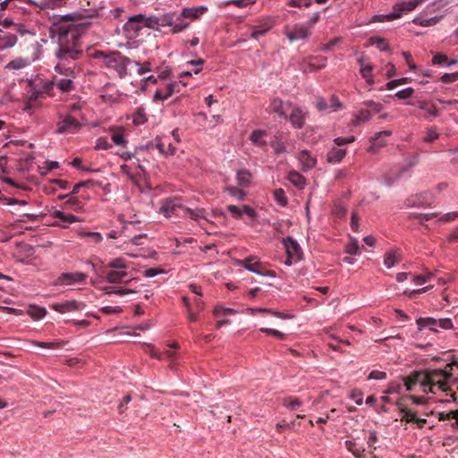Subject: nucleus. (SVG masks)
I'll return each mask as SVG.
<instances>
[{"label":"nucleus","mask_w":458,"mask_h":458,"mask_svg":"<svg viewBox=\"0 0 458 458\" xmlns=\"http://www.w3.org/2000/svg\"><path fill=\"white\" fill-rule=\"evenodd\" d=\"M288 180L297 188L302 189L306 184V179L300 173L291 171L288 174Z\"/></svg>","instance_id":"c85d7f7f"},{"label":"nucleus","mask_w":458,"mask_h":458,"mask_svg":"<svg viewBox=\"0 0 458 458\" xmlns=\"http://www.w3.org/2000/svg\"><path fill=\"white\" fill-rule=\"evenodd\" d=\"M358 62L360 65V72L361 73V76L366 80V82L369 85H373L375 83V81H374L373 74H372V71H373L372 65L365 64L363 63L362 56L358 59Z\"/></svg>","instance_id":"412c9836"},{"label":"nucleus","mask_w":458,"mask_h":458,"mask_svg":"<svg viewBox=\"0 0 458 458\" xmlns=\"http://www.w3.org/2000/svg\"><path fill=\"white\" fill-rule=\"evenodd\" d=\"M127 272L125 271H116V270H109L106 273V281L111 284H119L123 282H128L125 280L127 276Z\"/></svg>","instance_id":"b1692460"},{"label":"nucleus","mask_w":458,"mask_h":458,"mask_svg":"<svg viewBox=\"0 0 458 458\" xmlns=\"http://www.w3.org/2000/svg\"><path fill=\"white\" fill-rule=\"evenodd\" d=\"M398 262H399V259H398L395 251L390 250L386 253L385 259H384V264L388 268H391Z\"/></svg>","instance_id":"58836bf2"},{"label":"nucleus","mask_w":458,"mask_h":458,"mask_svg":"<svg viewBox=\"0 0 458 458\" xmlns=\"http://www.w3.org/2000/svg\"><path fill=\"white\" fill-rule=\"evenodd\" d=\"M92 181L91 180H88V181H82V182H80L78 183H76L74 186H73V189L72 191L69 193V194H65V195H61L59 196L58 198L60 199H65L66 197L70 196V195H75L77 194L79 191H80V189H81V187H86L89 184H92Z\"/></svg>","instance_id":"a19ab883"},{"label":"nucleus","mask_w":458,"mask_h":458,"mask_svg":"<svg viewBox=\"0 0 458 458\" xmlns=\"http://www.w3.org/2000/svg\"><path fill=\"white\" fill-rule=\"evenodd\" d=\"M306 114L300 107H294L292 111L289 120L295 128H301L305 123Z\"/></svg>","instance_id":"aec40b11"},{"label":"nucleus","mask_w":458,"mask_h":458,"mask_svg":"<svg viewBox=\"0 0 458 458\" xmlns=\"http://www.w3.org/2000/svg\"><path fill=\"white\" fill-rule=\"evenodd\" d=\"M371 44H375L380 50L385 51L388 48L387 42L382 38L377 37L370 38Z\"/></svg>","instance_id":"13d9d810"},{"label":"nucleus","mask_w":458,"mask_h":458,"mask_svg":"<svg viewBox=\"0 0 458 458\" xmlns=\"http://www.w3.org/2000/svg\"><path fill=\"white\" fill-rule=\"evenodd\" d=\"M346 155V149L332 148L327 155V160L328 163H339Z\"/></svg>","instance_id":"a878e982"},{"label":"nucleus","mask_w":458,"mask_h":458,"mask_svg":"<svg viewBox=\"0 0 458 458\" xmlns=\"http://www.w3.org/2000/svg\"><path fill=\"white\" fill-rule=\"evenodd\" d=\"M413 93H414V89L412 88H407V89H404L403 90L396 92L394 96L398 99H406V98H411L413 95Z\"/></svg>","instance_id":"680f3d73"},{"label":"nucleus","mask_w":458,"mask_h":458,"mask_svg":"<svg viewBox=\"0 0 458 458\" xmlns=\"http://www.w3.org/2000/svg\"><path fill=\"white\" fill-rule=\"evenodd\" d=\"M89 25L85 18L72 13L55 19L51 26V33L58 38V47L55 52L57 59L55 71L62 76H55L53 81L55 87L62 92H70L74 89L75 61L83 53L80 39Z\"/></svg>","instance_id":"f257e3e1"},{"label":"nucleus","mask_w":458,"mask_h":458,"mask_svg":"<svg viewBox=\"0 0 458 458\" xmlns=\"http://www.w3.org/2000/svg\"><path fill=\"white\" fill-rule=\"evenodd\" d=\"M282 403L290 411H296L297 408L302 404L301 400L293 396L284 397L282 401Z\"/></svg>","instance_id":"7c9ffc66"},{"label":"nucleus","mask_w":458,"mask_h":458,"mask_svg":"<svg viewBox=\"0 0 458 458\" xmlns=\"http://www.w3.org/2000/svg\"><path fill=\"white\" fill-rule=\"evenodd\" d=\"M310 35L309 28L304 25H295L292 30H286V36L290 41L307 39Z\"/></svg>","instance_id":"ddd939ff"},{"label":"nucleus","mask_w":458,"mask_h":458,"mask_svg":"<svg viewBox=\"0 0 458 458\" xmlns=\"http://www.w3.org/2000/svg\"><path fill=\"white\" fill-rule=\"evenodd\" d=\"M67 198L68 199L64 202L65 207L72 208L75 211H79L81 209V203L76 197H73V195H70Z\"/></svg>","instance_id":"79ce46f5"},{"label":"nucleus","mask_w":458,"mask_h":458,"mask_svg":"<svg viewBox=\"0 0 458 458\" xmlns=\"http://www.w3.org/2000/svg\"><path fill=\"white\" fill-rule=\"evenodd\" d=\"M106 294H117V295H125L129 293H134V291L126 289V288H114L112 286H106L103 289Z\"/></svg>","instance_id":"a18cd8bd"},{"label":"nucleus","mask_w":458,"mask_h":458,"mask_svg":"<svg viewBox=\"0 0 458 458\" xmlns=\"http://www.w3.org/2000/svg\"><path fill=\"white\" fill-rule=\"evenodd\" d=\"M400 399H402V401L403 402L404 400H411L413 403L415 404H418V405H424V404H427L428 403V399L426 398V397H423V396H416V395H412V394H406V395H403V397H401Z\"/></svg>","instance_id":"c03bdc74"},{"label":"nucleus","mask_w":458,"mask_h":458,"mask_svg":"<svg viewBox=\"0 0 458 458\" xmlns=\"http://www.w3.org/2000/svg\"><path fill=\"white\" fill-rule=\"evenodd\" d=\"M350 398L354 400L356 404L361 405L363 403V393L360 389H353L351 392Z\"/></svg>","instance_id":"bf43d9fd"},{"label":"nucleus","mask_w":458,"mask_h":458,"mask_svg":"<svg viewBox=\"0 0 458 458\" xmlns=\"http://www.w3.org/2000/svg\"><path fill=\"white\" fill-rule=\"evenodd\" d=\"M395 405L397 406L399 411L403 415L401 419V421H405L406 423L414 422L417 417L415 411H412L406 405L403 404L402 399H398L395 402Z\"/></svg>","instance_id":"f3484780"},{"label":"nucleus","mask_w":458,"mask_h":458,"mask_svg":"<svg viewBox=\"0 0 458 458\" xmlns=\"http://www.w3.org/2000/svg\"><path fill=\"white\" fill-rule=\"evenodd\" d=\"M161 355H163V360H169L171 361L169 367L171 369H174L175 365L174 363V360L176 359L175 352L171 351V350H166V351L163 352Z\"/></svg>","instance_id":"4d7b16f0"},{"label":"nucleus","mask_w":458,"mask_h":458,"mask_svg":"<svg viewBox=\"0 0 458 458\" xmlns=\"http://www.w3.org/2000/svg\"><path fill=\"white\" fill-rule=\"evenodd\" d=\"M271 147L276 154L284 153L286 151L284 142L278 137H276L275 140L271 142Z\"/></svg>","instance_id":"8fccbe9b"},{"label":"nucleus","mask_w":458,"mask_h":458,"mask_svg":"<svg viewBox=\"0 0 458 458\" xmlns=\"http://www.w3.org/2000/svg\"><path fill=\"white\" fill-rule=\"evenodd\" d=\"M433 277L432 273H427L426 275H420L413 276L412 280L417 284H423L429 281Z\"/></svg>","instance_id":"e2e57ef3"},{"label":"nucleus","mask_w":458,"mask_h":458,"mask_svg":"<svg viewBox=\"0 0 458 458\" xmlns=\"http://www.w3.org/2000/svg\"><path fill=\"white\" fill-rule=\"evenodd\" d=\"M110 131L112 132V141L116 146L126 147L128 141L125 140L124 130L122 127H112Z\"/></svg>","instance_id":"4be33fe9"},{"label":"nucleus","mask_w":458,"mask_h":458,"mask_svg":"<svg viewBox=\"0 0 458 458\" xmlns=\"http://www.w3.org/2000/svg\"><path fill=\"white\" fill-rule=\"evenodd\" d=\"M226 210L236 219L242 218V208L235 205H228Z\"/></svg>","instance_id":"052dcab7"},{"label":"nucleus","mask_w":458,"mask_h":458,"mask_svg":"<svg viewBox=\"0 0 458 458\" xmlns=\"http://www.w3.org/2000/svg\"><path fill=\"white\" fill-rule=\"evenodd\" d=\"M178 86L179 84L177 82H171L158 87L154 94L153 100L160 101L167 99L173 95Z\"/></svg>","instance_id":"f8f14e48"},{"label":"nucleus","mask_w":458,"mask_h":458,"mask_svg":"<svg viewBox=\"0 0 458 458\" xmlns=\"http://www.w3.org/2000/svg\"><path fill=\"white\" fill-rule=\"evenodd\" d=\"M132 122L136 125H141L147 122V116L145 114V109L143 107H139L132 116Z\"/></svg>","instance_id":"e433bc0d"},{"label":"nucleus","mask_w":458,"mask_h":458,"mask_svg":"<svg viewBox=\"0 0 458 458\" xmlns=\"http://www.w3.org/2000/svg\"><path fill=\"white\" fill-rule=\"evenodd\" d=\"M419 329L428 327L431 331L437 332V327L442 329H451L454 327L453 322L450 318L436 319L434 318H420L416 320Z\"/></svg>","instance_id":"6e6552de"},{"label":"nucleus","mask_w":458,"mask_h":458,"mask_svg":"<svg viewBox=\"0 0 458 458\" xmlns=\"http://www.w3.org/2000/svg\"><path fill=\"white\" fill-rule=\"evenodd\" d=\"M36 85L40 89L43 96H54L53 91L55 89V81H44L40 80Z\"/></svg>","instance_id":"cd10ccee"},{"label":"nucleus","mask_w":458,"mask_h":458,"mask_svg":"<svg viewBox=\"0 0 458 458\" xmlns=\"http://www.w3.org/2000/svg\"><path fill=\"white\" fill-rule=\"evenodd\" d=\"M208 11L206 6H197V7H185L182 10L180 13V20L183 18H189L191 20H196L203 15Z\"/></svg>","instance_id":"2eb2a0df"},{"label":"nucleus","mask_w":458,"mask_h":458,"mask_svg":"<svg viewBox=\"0 0 458 458\" xmlns=\"http://www.w3.org/2000/svg\"><path fill=\"white\" fill-rule=\"evenodd\" d=\"M283 242L287 254L285 265L291 266L293 262L300 261L302 259V250L294 239L288 236L284 239Z\"/></svg>","instance_id":"0eeeda50"},{"label":"nucleus","mask_w":458,"mask_h":458,"mask_svg":"<svg viewBox=\"0 0 458 458\" xmlns=\"http://www.w3.org/2000/svg\"><path fill=\"white\" fill-rule=\"evenodd\" d=\"M226 192L230 194L231 196L234 197L238 200H244L246 197V193L233 186H229L225 189Z\"/></svg>","instance_id":"37998d69"},{"label":"nucleus","mask_w":458,"mask_h":458,"mask_svg":"<svg viewBox=\"0 0 458 458\" xmlns=\"http://www.w3.org/2000/svg\"><path fill=\"white\" fill-rule=\"evenodd\" d=\"M44 98L38 87L36 83L33 85L30 93V102H36L38 99Z\"/></svg>","instance_id":"6e6d98bb"},{"label":"nucleus","mask_w":458,"mask_h":458,"mask_svg":"<svg viewBox=\"0 0 458 458\" xmlns=\"http://www.w3.org/2000/svg\"><path fill=\"white\" fill-rule=\"evenodd\" d=\"M52 308L60 313H65L67 311H73L79 310L80 303L76 301H68L64 303L54 304L52 305Z\"/></svg>","instance_id":"393cba45"},{"label":"nucleus","mask_w":458,"mask_h":458,"mask_svg":"<svg viewBox=\"0 0 458 458\" xmlns=\"http://www.w3.org/2000/svg\"><path fill=\"white\" fill-rule=\"evenodd\" d=\"M270 112L277 114L279 116L286 118V114L284 111V102L280 98H274L269 105Z\"/></svg>","instance_id":"c756f323"},{"label":"nucleus","mask_w":458,"mask_h":458,"mask_svg":"<svg viewBox=\"0 0 458 458\" xmlns=\"http://www.w3.org/2000/svg\"><path fill=\"white\" fill-rule=\"evenodd\" d=\"M264 135H265V131H260V130H256V131H252V133L250 135V140L256 145L265 146L266 141L262 140Z\"/></svg>","instance_id":"ea45409f"},{"label":"nucleus","mask_w":458,"mask_h":458,"mask_svg":"<svg viewBox=\"0 0 458 458\" xmlns=\"http://www.w3.org/2000/svg\"><path fill=\"white\" fill-rule=\"evenodd\" d=\"M107 267L114 268V269H125V268H127V264L123 259L116 258V259L111 260L107 264Z\"/></svg>","instance_id":"de8ad7c7"},{"label":"nucleus","mask_w":458,"mask_h":458,"mask_svg":"<svg viewBox=\"0 0 458 458\" xmlns=\"http://www.w3.org/2000/svg\"><path fill=\"white\" fill-rule=\"evenodd\" d=\"M418 106L420 109L427 111L428 114L433 117H437L439 115V111L437 110L436 106L433 104H429L427 101H420L418 103Z\"/></svg>","instance_id":"473e14b6"},{"label":"nucleus","mask_w":458,"mask_h":458,"mask_svg":"<svg viewBox=\"0 0 458 458\" xmlns=\"http://www.w3.org/2000/svg\"><path fill=\"white\" fill-rule=\"evenodd\" d=\"M183 216H189L191 219L198 221L199 218H205L204 216V209L197 208L191 209L189 208H183Z\"/></svg>","instance_id":"2f4dec72"},{"label":"nucleus","mask_w":458,"mask_h":458,"mask_svg":"<svg viewBox=\"0 0 458 458\" xmlns=\"http://www.w3.org/2000/svg\"><path fill=\"white\" fill-rule=\"evenodd\" d=\"M236 313V310L231 308H225L221 305H216L213 310V314L216 318L226 317L229 315H233Z\"/></svg>","instance_id":"c9c22d12"},{"label":"nucleus","mask_w":458,"mask_h":458,"mask_svg":"<svg viewBox=\"0 0 458 458\" xmlns=\"http://www.w3.org/2000/svg\"><path fill=\"white\" fill-rule=\"evenodd\" d=\"M30 65V60L29 58L17 57L8 63L5 66L8 70H21Z\"/></svg>","instance_id":"bb28decb"},{"label":"nucleus","mask_w":458,"mask_h":458,"mask_svg":"<svg viewBox=\"0 0 458 458\" xmlns=\"http://www.w3.org/2000/svg\"><path fill=\"white\" fill-rule=\"evenodd\" d=\"M112 145L108 142L107 138L100 137L97 140L96 148L97 149H109Z\"/></svg>","instance_id":"0e129e2a"},{"label":"nucleus","mask_w":458,"mask_h":458,"mask_svg":"<svg viewBox=\"0 0 458 458\" xmlns=\"http://www.w3.org/2000/svg\"><path fill=\"white\" fill-rule=\"evenodd\" d=\"M391 134H392V131H387V130L375 133L374 137L371 139L373 145L377 146V147L384 146L386 143H385V140H382V138L383 137L384 138L390 137Z\"/></svg>","instance_id":"f704fd0d"},{"label":"nucleus","mask_w":458,"mask_h":458,"mask_svg":"<svg viewBox=\"0 0 458 458\" xmlns=\"http://www.w3.org/2000/svg\"><path fill=\"white\" fill-rule=\"evenodd\" d=\"M424 0H411L409 2H403L400 4H396L394 6V13L388 14L386 16L388 21H394L401 17L403 13L411 12L414 10L419 4H420Z\"/></svg>","instance_id":"9d476101"},{"label":"nucleus","mask_w":458,"mask_h":458,"mask_svg":"<svg viewBox=\"0 0 458 458\" xmlns=\"http://www.w3.org/2000/svg\"><path fill=\"white\" fill-rule=\"evenodd\" d=\"M17 39L16 34L0 29V51L13 47Z\"/></svg>","instance_id":"dca6fc26"},{"label":"nucleus","mask_w":458,"mask_h":458,"mask_svg":"<svg viewBox=\"0 0 458 458\" xmlns=\"http://www.w3.org/2000/svg\"><path fill=\"white\" fill-rule=\"evenodd\" d=\"M180 21V14H176L175 13H167L158 16L156 23L163 27H171L174 23V21Z\"/></svg>","instance_id":"5701e85b"},{"label":"nucleus","mask_w":458,"mask_h":458,"mask_svg":"<svg viewBox=\"0 0 458 458\" xmlns=\"http://www.w3.org/2000/svg\"><path fill=\"white\" fill-rule=\"evenodd\" d=\"M185 207L182 204L181 199L176 197L167 198L162 201L160 212L165 217L180 216L183 214Z\"/></svg>","instance_id":"423d86ee"},{"label":"nucleus","mask_w":458,"mask_h":458,"mask_svg":"<svg viewBox=\"0 0 458 458\" xmlns=\"http://www.w3.org/2000/svg\"><path fill=\"white\" fill-rule=\"evenodd\" d=\"M55 217L60 219L61 221H63L64 223H68V224L77 221L76 216H74L73 215H70V214L66 215L60 210H57L55 212Z\"/></svg>","instance_id":"09e8293b"},{"label":"nucleus","mask_w":458,"mask_h":458,"mask_svg":"<svg viewBox=\"0 0 458 458\" xmlns=\"http://www.w3.org/2000/svg\"><path fill=\"white\" fill-rule=\"evenodd\" d=\"M57 126L58 133H75L81 128V123L76 118L67 115L63 121L58 123Z\"/></svg>","instance_id":"9b49d317"},{"label":"nucleus","mask_w":458,"mask_h":458,"mask_svg":"<svg viewBox=\"0 0 458 458\" xmlns=\"http://www.w3.org/2000/svg\"><path fill=\"white\" fill-rule=\"evenodd\" d=\"M144 21L145 16L142 14L132 16L125 23L124 28L128 31L138 32L143 28Z\"/></svg>","instance_id":"a211bd4d"},{"label":"nucleus","mask_w":458,"mask_h":458,"mask_svg":"<svg viewBox=\"0 0 458 458\" xmlns=\"http://www.w3.org/2000/svg\"><path fill=\"white\" fill-rule=\"evenodd\" d=\"M298 159L301 164V167L303 171H308L312 169L316 164L317 160L315 157H311L310 154L307 150H302L299 153Z\"/></svg>","instance_id":"6ab92c4d"},{"label":"nucleus","mask_w":458,"mask_h":458,"mask_svg":"<svg viewBox=\"0 0 458 458\" xmlns=\"http://www.w3.org/2000/svg\"><path fill=\"white\" fill-rule=\"evenodd\" d=\"M274 198L276 201L283 207L287 204V198L282 189H277L274 191Z\"/></svg>","instance_id":"3c124183"},{"label":"nucleus","mask_w":458,"mask_h":458,"mask_svg":"<svg viewBox=\"0 0 458 458\" xmlns=\"http://www.w3.org/2000/svg\"><path fill=\"white\" fill-rule=\"evenodd\" d=\"M28 314L34 319H40L46 316L47 310L45 308L31 305L28 310Z\"/></svg>","instance_id":"72a5a7b5"},{"label":"nucleus","mask_w":458,"mask_h":458,"mask_svg":"<svg viewBox=\"0 0 458 458\" xmlns=\"http://www.w3.org/2000/svg\"><path fill=\"white\" fill-rule=\"evenodd\" d=\"M189 25H190L189 22H184V21H182L181 20L178 21H174V23L171 26V28H172L171 31L174 34L182 32L184 30H186L189 27Z\"/></svg>","instance_id":"5fc2aeb1"},{"label":"nucleus","mask_w":458,"mask_h":458,"mask_svg":"<svg viewBox=\"0 0 458 458\" xmlns=\"http://www.w3.org/2000/svg\"><path fill=\"white\" fill-rule=\"evenodd\" d=\"M363 105L366 106L365 109H360L355 115L352 124L358 126L361 123L369 121L372 118L373 113H379L383 106L380 103L374 102L373 100L365 101Z\"/></svg>","instance_id":"39448f33"},{"label":"nucleus","mask_w":458,"mask_h":458,"mask_svg":"<svg viewBox=\"0 0 458 458\" xmlns=\"http://www.w3.org/2000/svg\"><path fill=\"white\" fill-rule=\"evenodd\" d=\"M410 81H411L410 78L404 77V78H401V79L393 80V81L387 82L386 86L387 89L391 90L400 85L406 84Z\"/></svg>","instance_id":"864d4df0"},{"label":"nucleus","mask_w":458,"mask_h":458,"mask_svg":"<svg viewBox=\"0 0 458 458\" xmlns=\"http://www.w3.org/2000/svg\"><path fill=\"white\" fill-rule=\"evenodd\" d=\"M403 388V385L396 381H392L387 389L385 391L386 394H399Z\"/></svg>","instance_id":"603ef678"},{"label":"nucleus","mask_w":458,"mask_h":458,"mask_svg":"<svg viewBox=\"0 0 458 458\" xmlns=\"http://www.w3.org/2000/svg\"><path fill=\"white\" fill-rule=\"evenodd\" d=\"M240 266H242L247 270L261 276H268L271 277L276 276V272L273 270L266 269L264 264L259 261V259L256 256H249L242 260L237 262Z\"/></svg>","instance_id":"20e7f679"},{"label":"nucleus","mask_w":458,"mask_h":458,"mask_svg":"<svg viewBox=\"0 0 458 458\" xmlns=\"http://www.w3.org/2000/svg\"><path fill=\"white\" fill-rule=\"evenodd\" d=\"M345 250L350 255H357L359 253V244L356 241L351 242L346 245Z\"/></svg>","instance_id":"338daca9"},{"label":"nucleus","mask_w":458,"mask_h":458,"mask_svg":"<svg viewBox=\"0 0 458 458\" xmlns=\"http://www.w3.org/2000/svg\"><path fill=\"white\" fill-rule=\"evenodd\" d=\"M312 4V0H291L288 4L293 7H309Z\"/></svg>","instance_id":"69168bd1"},{"label":"nucleus","mask_w":458,"mask_h":458,"mask_svg":"<svg viewBox=\"0 0 458 458\" xmlns=\"http://www.w3.org/2000/svg\"><path fill=\"white\" fill-rule=\"evenodd\" d=\"M95 57L102 58L104 64L107 68L114 69L120 78H123L127 74V64L130 59L123 56L119 52L106 53L104 51H97Z\"/></svg>","instance_id":"f03ea898"},{"label":"nucleus","mask_w":458,"mask_h":458,"mask_svg":"<svg viewBox=\"0 0 458 458\" xmlns=\"http://www.w3.org/2000/svg\"><path fill=\"white\" fill-rule=\"evenodd\" d=\"M250 174L246 170H241L237 173V182L242 187H247L250 182Z\"/></svg>","instance_id":"4c0bfd02"},{"label":"nucleus","mask_w":458,"mask_h":458,"mask_svg":"<svg viewBox=\"0 0 458 458\" xmlns=\"http://www.w3.org/2000/svg\"><path fill=\"white\" fill-rule=\"evenodd\" d=\"M250 311H251V314H254L256 312H260V313H269V314H272L277 318H287L288 316L285 315L284 313H282V312H278V311H275L273 310H270V309H263V308H260V309H250Z\"/></svg>","instance_id":"49530a36"},{"label":"nucleus","mask_w":458,"mask_h":458,"mask_svg":"<svg viewBox=\"0 0 458 458\" xmlns=\"http://www.w3.org/2000/svg\"><path fill=\"white\" fill-rule=\"evenodd\" d=\"M403 380L406 390L409 392H411L418 384L423 387L422 371H413L411 375L403 377Z\"/></svg>","instance_id":"4468645a"},{"label":"nucleus","mask_w":458,"mask_h":458,"mask_svg":"<svg viewBox=\"0 0 458 458\" xmlns=\"http://www.w3.org/2000/svg\"><path fill=\"white\" fill-rule=\"evenodd\" d=\"M457 80H458V72H453V73H445L441 77V81L444 83L454 82Z\"/></svg>","instance_id":"774afa93"},{"label":"nucleus","mask_w":458,"mask_h":458,"mask_svg":"<svg viewBox=\"0 0 458 458\" xmlns=\"http://www.w3.org/2000/svg\"><path fill=\"white\" fill-rule=\"evenodd\" d=\"M87 275L81 272L62 273L55 281L54 285L64 286L82 283L86 280Z\"/></svg>","instance_id":"1a4fd4ad"},{"label":"nucleus","mask_w":458,"mask_h":458,"mask_svg":"<svg viewBox=\"0 0 458 458\" xmlns=\"http://www.w3.org/2000/svg\"><path fill=\"white\" fill-rule=\"evenodd\" d=\"M423 387L429 386V391L434 393L433 386H437L443 392H447L451 388L447 385V380L452 374L443 369H432L422 372Z\"/></svg>","instance_id":"7ed1b4c3"}]
</instances>
